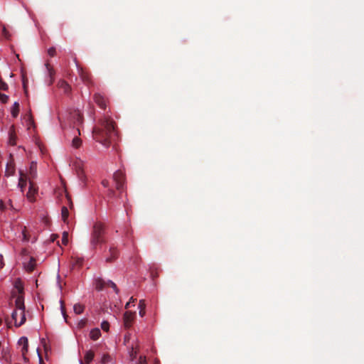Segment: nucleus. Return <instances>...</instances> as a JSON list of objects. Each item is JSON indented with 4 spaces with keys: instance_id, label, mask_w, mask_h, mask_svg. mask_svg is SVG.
Returning a JSON list of instances; mask_svg holds the SVG:
<instances>
[{
    "instance_id": "6e6552de",
    "label": "nucleus",
    "mask_w": 364,
    "mask_h": 364,
    "mask_svg": "<svg viewBox=\"0 0 364 364\" xmlns=\"http://www.w3.org/2000/svg\"><path fill=\"white\" fill-rule=\"evenodd\" d=\"M27 181H28V175L22 170H19V179L18 186L21 189L22 193L24 192V189L27 185Z\"/></svg>"
},
{
    "instance_id": "412c9836",
    "label": "nucleus",
    "mask_w": 364,
    "mask_h": 364,
    "mask_svg": "<svg viewBox=\"0 0 364 364\" xmlns=\"http://www.w3.org/2000/svg\"><path fill=\"white\" fill-rule=\"evenodd\" d=\"M94 356L95 353L92 350H87L85 355V362L87 364L90 363L93 360Z\"/></svg>"
},
{
    "instance_id": "0eeeda50",
    "label": "nucleus",
    "mask_w": 364,
    "mask_h": 364,
    "mask_svg": "<svg viewBox=\"0 0 364 364\" xmlns=\"http://www.w3.org/2000/svg\"><path fill=\"white\" fill-rule=\"evenodd\" d=\"M135 318V312L126 311L124 314V326L126 328H129Z\"/></svg>"
},
{
    "instance_id": "aec40b11",
    "label": "nucleus",
    "mask_w": 364,
    "mask_h": 364,
    "mask_svg": "<svg viewBox=\"0 0 364 364\" xmlns=\"http://www.w3.org/2000/svg\"><path fill=\"white\" fill-rule=\"evenodd\" d=\"M16 135L14 134V127H11L9 130V142L11 145L14 146L16 144Z\"/></svg>"
},
{
    "instance_id": "4d7b16f0",
    "label": "nucleus",
    "mask_w": 364,
    "mask_h": 364,
    "mask_svg": "<svg viewBox=\"0 0 364 364\" xmlns=\"http://www.w3.org/2000/svg\"><path fill=\"white\" fill-rule=\"evenodd\" d=\"M77 131L78 132V134H80V129L79 128L77 129Z\"/></svg>"
},
{
    "instance_id": "f257e3e1",
    "label": "nucleus",
    "mask_w": 364,
    "mask_h": 364,
    "mask_svg": "<svg viewBox=\"0 0 364 364\" xmlns=\"http://www.w3.org/2000/svg\"><path fill=\"white\" fill-rule=\"evenodd\" d=\"M115 134L114 122L109 117L101 119L92 130L94 139L105 147L110 146L111 140Z\"/></svg>"
},
{
    "instance_id": "b1692460",
    "label": "nucleus",
    "mask_w": 364,
    "mask_h": 364,
    "mask_svg": "<svg viewBox=\"0 0 364 364\" xmlns=\"http://www.w3.org/2000/svg\"><path fill=\"white\" fill-rule=\"evenodd\" d=\"M82 144V140L78 138L77 136H75L73 138V141H72V146L74 147V148H79Z\"/></svg>"
},
{
    "instance_id": "603ef678",
    "label": "nucleus",
    "mask_w": 364,
    "mask_h": 364,
    "mask_svg": "<svg viewBox=\"0 0 364 364\" xmlns=\"http://www.w3.org/2000/svg\"><path fill=\"white\" fill-rule=\"evenodd\" d=\"M29 120H30L31 124H33V120L32 117L31 115L29 116Z\"/></svg>"
},
{
    "instance_id": "c756f323",
    "label": "nucleus",
    "mask_w": 364,
    "mask_h": 364,
    "mask_svg": "<svg viewBox=\"0 0 364 364\" xmlns=\"http://www.w3.org/2000/svg\"><path fill=\"white\" fill-rule=\"evenodd\" d=\"M101 328L103 331H109V323L108 321H103L102 323H101Z\"/></svg>"
},
{
    "instance_id": "a18cd8bd",
    "label": "nucleus",
    "mask_w": 364,
    "mask_h": 364,
    "mask_svg": "<svg viewBox=\"0 0 364 364\" xmlns=\"http://www.w3.org/2000/svg\"><path fill=\"white\" fill-rule=\"evenodd\" d=\"M61 303L63 304V301ZM61 309H62V311H63V314L64 318H65V321L67 322V315L65 314V309H64V306H63V304L61 305Z\"/></svg>"
},
{
    "instance_id": "de8ad7c7",
    "label": "nucleus",
    "mask_w": 364,
    "mask_h": 364,
    "mask_svg": "<svg viewBox=\"0 0 364 364\" xmlns=\"http://www.w3.org/2000/svg\"><path fill=\"white\" fill-rule=\"evenodd\" d=\"M145 309H139V315L140 316L143 317L145 315Z\"/></svg>"
},
{
    "instance_id": "e433bc0d",
    "label": "nucleus",
    "mask_w": 364,
    "mask_h": 364,
    "mask_svg": "<svg viewBox=\"0 0 364 364\" xmlns=\"http://www.w3.org/2000/svg\"><path fill=\"white\" fill-rule=\"evenodd\" d=\"M2 35L7 39H9L10 37L9 31L6 30L5 27H4L2 29Z\"/></svg>"
},
{
    "instance_id": "8fccbe9b",
    "label": "nucleus",
    "mask_w": 364,
    "mask_h": 364,
    "mask_svg": "<svg viewBox=\"0 0 364 364\" xmlns=\"http://www.w3.org/2000/svg\"><path fill=\"white\" fill-rule=\"evenodd\" d=\"M77 174L80 177H81L82 175H83V171L80 169L78 171H77Z\"/></svg>"
},
{
    "instance_id": "4468645a",
    "label": "nucleus",
    "mask_w": 364,
    "mask_h": 364,
    "mask_svg": "<svg viewBox=\"0 0 364 364\" xmlns=\"http://www.w3.org/2000/svg\"><path fill=\"white\" fill-rule=\"evenodd\" d=\"M15 166L13 162H9L6 164V171H5V176L9 177L11 176H13L15 173Z\"/></svg>"
},
{
    "instance_id": "79ce46f5",
    "label": "nucleus",
    "mask_w": 364,
    "mask_h": 364,
    "mask_svg": "<svg viewBox=\"0 0 364 364\" xmlns=\"http://www.w3.org/2000/svg\"><path fill=\"white\" fill-rule=\"evenodd\" d=\"M66 200H67L68 205H69L70 208L72 209L73 207V204L70 197L68 195H66Z\"/></svg>"
},
{
    "instance_id": "c03bdc74",
    "label": "nucleus",
    "mask_w": 364,
    "mask_h": 364,
    "mask_svg": "<svg viewBox=\"0 0 364 364\" xmlns=\"http://www.w3.org/2000/svg\"><path fill=\"white\" fill-rule=\"evenodd\" d=\"M82 259H80V258H77L76 260H75V264L78 265V266H81L82 264Z\"/></svg>"
},
{
    "instance_id": "2f4dec72",
    "label": "nucleus",
    "mask_w": 364,
    "mask_h": 364,
    "mask_svg": "<svg viewBox=\"0 0 364 364\" xmlns=\"http://www.w3.org/2000/svg\"><path fill=\"white\" fill-rule=\"evenodd\" d=\"M86 323H87V320L86 319H82V320H80L77 323V328H83L86 326Z\"/></svg>"
},
{
    "instance_id": "393cba45",
    "label": "nucleus",
    "mask_w": 364,
    "mask_h": 364,
    "mask_svg": "<svg viewBox=\"0 0 364 364\" xmlns=\"http://www.w3.org/2000/svg\"><path fill=\"white\" fill-rule=\"evenodd\" d=\"M61 215H62V218H63V221L65 222L66 220L68 219V215H69V212H68V208L66 206H63L62 210H61Z\"/></svg>"
},
{
    "instance_id": "bb28decb",
    "label": "nucleus",
    "mask_w": 364,
    "mask_h": 364,
    "mask_svg": "<svg viewBox=\"0 0 364 364\" xmlns=\"http://www.w3.org/2000/svg\"><path fill=\"white\" fill-rule=\"evenodd\" d=\"M111 360V357L108 354H105L102 355L101 359L102 364H107Z\"/></svg>"
},
{
    "instance_id": "ddd939ff",
    "label": "nucleus",
    "mask_w": 364,
    "mask_h": 364,
    "mask_svg": "<svg viewBox=\"0 0 364 364\" xmlns=\"http://www.w3.org/2000/svg\"><path fill=\"white\" fill-rule=\"evenodd\" d=\"M20 342H24V346L22 347L21 353L23 355V360L25 362L28 361V359L26 358V354L28 352V341L26 337H21L20 338Z\"/></svg>"
},
{
    "instance_id": "5fc2aeb1",
    "label": "nucleus",
    "mask_w": 364,
    "mask_h": 364,
    "mask_svg": "<svg viewBox=\"0 0 364 364\" xmlns=\"http://www.w3.org/2000/svg\"><path fill=\"white\" fill-rule=\"evenodd\" d=\"M18 343L23 345V346H24V342H20V340L18 341Z\"/></svg>"
},
{
    "instance_id": "6ab92c4d",
    "label": "nucleus",
    "mask_w": 364,
    "mask_h": 364,
    "mask_svg": "<svg viewBox=\"0 0 364 364\" xmlns=\"http://www.w3.org/2000/svg\"><path fill=\"white\" fill-rule=\"evenodd\" d=\"M46 69L48 71V74L49 77H50V83H49L50 85L53 82V76L55 75V71L48 63H47L46 64Z\"/></svg>"
},
{
    "instance_id": "7c9ffc66",
    "label": "nucleus",
    "mask_w": 364,
    "mask_h": 364,
    "mask_svg": "<svg viewBox=\"0 0 364 364\" xmlns=\"http://www.w3.org/2000/svg\"><path fill=\"white\" fill-rule=\"evenodd\" d=\"M8 89V85L0 78V90H6Z\"/></svg>"
},
{
    "instance_id": "4be33fe9",
    "label": "nucleus",
    "mask_w": 364,
    "mask_h": 364,
    "mask_svg": "<svg viewBox=\"0 0 364 364\" xmlns=\"http://www.w3.org/2000/svg\"><path fill=\"white\" fill-rule=\"evenodd\" d=\"M19 112V103L15 102L11 108V114L14 117H16Z\"/></svg>"
},
{
    "instance_id": "4c0bfd02",
    "label": "nucleus",
    "mask_w": 364,
    "mask_h": 364,
    "mask_svg": "<svg viewBox=\"0 0 364 364\" xmlns=\"http://www.w3.org/2000/svg\"><path fill=\"white\" fill-rule=\"evenodd\" d=\"M107 196L109 198H113L115 196V191L113 190V189H108V191H107Z\"/></svg>"
},
{
    "instance_id": "6e6d98bb",
    "label": "nucleus",
    "mask_w": 364,
    "mask_h": 364,
    "mask_svg": "<svg viewBox=\"0 0 364 364\" xmlns=\"http://www.w3.org/2000/svg\"><path fill=\"white\" fill-rule=\"evenodd\" d=\"M39 359H40V363L42 364V358L41 356L39 355Z\"/></svg>"
},
{
    "instance_id": "f03ea898",
    "label": "nucleus",
    "mask_w": 364,
    "mask_h": 364,
    "mask_svg": "<svg viewBox=\"0 0 364 364\" xmlns=\"http://www.w3.org/2000/svg\"><path fill=\"white\" fill-rule=\"evenodd\" d=\"M12 321L16 327L22 326L26 321L25 306L23 298L17 296L15 300V309L11 314V320L7 319L6 323L9 328L11 327Z\"/></svg>"
},
{
    "instance_id": "f704fd0d",
    "label": "nucleus",
    "mask_w": 364,
    "mask_h": 364,
    "mask_svg": "<svg viewBox=\"0 0 364 364\" xmlns=\"http://www.w3.org/2000/svg\"><path fill=\"white\" fill-rule=\"evenodd\" d=\"M137 364H147L146 356L141 355Z\"/></svg>"
},
{
    "instance_id": "bf43d9fd",
    "label": "nucleus",
    "mask_w": 364,
    "mask_h": 364,
    "mask_svg": "<svg viewBox=\"0 0 364 364\" xmlns=\"http://www.w3.org/2000/svg\"><path fill=\"white\" fill-rule=\"evenodd\" d=\"M80 364H83V362L82 360H80Z\"/></svg>"
},
{
    "instance_id": "39448f33",
    "label": "nucleus",
    "mask_w": 364,
    "mask_h": 364,
    "mask_svg": "<svg viewBox=\"0 0 364 364\" xmlns=\"http://www.w3.org/2000/svg\"><path fill=\"white\" fill-rule=\"evenodd\" d=\"M38 186L33 181H30L28 191L26 195L27 199L31 203L35 202L36 196L38 194Z\"/></svg>"
},
{
    "instance_id": "72a5a7b5",
    "label": "nucleus",
    "mask_w": 364,
    "mask_h": 364,
    "mask_svg": "<svg viewBox=\"0 0 364 364\" xmlns=\"http://www.w3.org/2000/svg\"><path fill=\"white\" fill-rule=\"evenodd\" d=\"M0 100L3 102V103H6L9 100V96H7L6 95H4V94H2L0 92Z\"/></svg>"
},
{
    "instance_id": "7ed1b4c3",
    "label": "nucleus",
    "mask_w": 364,
    "mask_h": 364,
    "mask_svg": "<svg viewBox=\"0 0 364 364\" xmlns=\"http://www.w3.org/2000/svg\"><path fill=\"white\" fill-rule=\"evenodd\" d=\"M105 227L104 225L100 222H97L93 225V230L91 234L90 245L92 248H96L99 244L105 242L104 239Z\"/></svg>"
},
{
    "instance_id": "9d476101",
    "label": "nucleus",
    "mask_w": 364,
    "mask_h": 364,
    "mask_svg": "<svg viewBox=\"0 0 364 364\" xmlns=\"http://www.w3.org/2000/svg\"><path fill=\"white\" fill-rule=\"evenodd\" d=\"M94 100L95 103L102 109H105L107 107V100L105 97L100 93H96L94 95Z\"/></svg>"
},
{
    "instance_id": "5701e85b",
    "label": "nucleus",
    "mask_w": 364,
    "mask_h": 364,
    "mask_svg": "<svg viewBox=\"0 0 364 364\" xmlns=\"http://www.w3.org/2000/svg\"><path fill=\"white\" fill-rule=\"evenodd\" d=\"M34 268H35V260L33 258L31 257L30 261L26 265V269L28 272H32V271H33Z\"/></svg>"
},
{
    "instance_id": "dca6fc26",
    "label": "nucleus",
    "mask_w": 364,
    "mask_h": 364,
    "mask_svg": "<svg viewBox=\"0 0 364 364\" xmlns=\"http://www.w3.org/2000/svg\"><path fill=\"white\" fill-rule=\"evenodd\" d=\"M101 336V331L98 328H95L91 330L90 333V337L92 340L96 341Z\"/></svg>"
},
{
    "instance_id": "9b49d317",
    "label": "nucleus",
    "mask_w": 364,
    "mask_h": 364,
    "mask_svg": "<svg viewBox=\"0 0 364 364\" xmlns=\"http://www.w3.org/2000/svg\"><path fill=\"white\" fill-rule=\"evenodd\" d=\"M28 175V181H33L37 176V164L36 162H31L29 172L26 173Z\"/></svg>"
},
{
    "instance_id": "c9c22d12",
    "label": "nucleus",
    "mask_w": 364,
    "mask_h": 364,
    "mask_svg": "<svg viewBox=\"0 0 364 364\" xmlns=\"http://www.w3.org/2000/svg\"><path fill=\"white\" fill-rule=\"evenodd\" d=\"M48 53L50 57H53L55 55V48L51 47L48 50Z\"/></svg>"
},
{
    "instance_id": "58836bf2",
    "label": "nucleus",
    "mask_w": 364,
    "mask_h": 364,
    "mask_svg": "<svg viewBox=\"0 0 364 364\" xmlns=\"http://www.w3.org/2000/svg\"><path fill=\"white\" fill-rule=\"evenodd\" d=\"M130 355L131 360H134L136 358L137 351L136 350H134L132 349V350L130 352V355Z\"/></svg>"
},
{
    "instance_id": "1a4fd4ad",
    "label": "nucleus",
    "mask_w": 364,
    "mask_h": 364,
    "mask_svg": "<svg viewBox=\"0 0 364 364\" xmlns=\"http://www.w3.org/2000/svg\"><path fill=\"white\" fill-rule=\"evenodd\" d=\"M74 60L76 64V66L77 68V72H78L80 77L85 82L89 83L90 82V77L89 73H87L85 70H84L82 68L80 67L76 58H75Z\"/></svg>"
},
{
    "instance_id": "13d9d810",
    "label": "nucleus",
    "mask_w": 364,
    "mask_h": 364,
    "mask_svg": "<svg viewBox=\"0 0 364 364\" xmlns=\"http://www.w3.org/2000/svg\"><path fill=\"white\" fill-rule=\"evenodd\" d=\"M1 323H2V321H1V319L0 318V325L1 324Z\"/></svg>"
},
{
    "instance_id": "f3484780",
    "label": "nucleus",
    "mask_w": 364,
    "mask_h": 364,
    "mask_svg": "<svg viewBox=\"0 0 364 364\" xmlns=\"http://www.w3.org/2000/svg\"><path fill=\"white\" fill-rule=\"evenodd\" d=\"M58 87L61 88L65 93L68 94L70 91V86L65 80H60L58 82Z\"/></svg>"
},
{
    "instance_id": "3c124183",
    "label": "nucleus",
    "mask_w": 364,
    "mask_h": 364,
    "mask_svg": "<svg viewBox=\"0 0 364 364\" xmlns=\"http://www.w3.org/2000/svg\"><path fill=\"white\" fill-rule=\"evenodd\" d=\"M51 237H52V238H51V240H52V241L53 242V241L55 240V238H56V237H58V235H53L51 236Z\"/></svg>"
},
{
    "instance_id": "c85d7f7f",
    "label": "nucleus",
    "mask_w": 364,
    "mask_h": 364,
    "mask_svg": "<svg viewBox=\"0 0 364 364\" xmlns=\"http://www.w3.org/2000/svg\"><path fill=\"white\" fill-rule=\"evenodd\" d=\"M62 242L64 245L68 243V233L67 232H64L63 234Z\"/></svg>"
},
{
    "instance_id": "f8f14e48",
    "label": "nucleus",
    "mask_w": 364,
    "mask_h": 364,
    "mask_svg": "<svg viewBox=\"0 0 364 364\" xmlns=\"http://www.w3.org/2000/svg\"><path fill=\"white\" fill-rule=\"evenodd\" d=\"M109 256L106 258L107 262H112L118 257V250L114 246H111L109 250Z\"/></svg>"
},
{
    "instance_id": "2eb2a0df",
    "label": "nucleus",
    "mask_w": 364,
    "mask_h": 364,
    "mask_svg": "<svg viewBox=\"0 0 364 364\" xmlns=\"http://www.w3.org/2000/svg\"><path fill=\"white\" fill-rule=\"evenodd\" d=\"M95 289L97 291H102L106 287V282L101 278H97L95 280Z\"/></svg>"
},
{
    "instance_id": "49530a36",
    "label": "nucleus",
    "mask_w": 364,
    "mask_h": 364,
    "mask_svg": "<svg viewBox=\"0 0 364 364\" xmlns=\"http://www.w3.org/2000/svg\"><path fill=\"white\" fill-rule=\"evenodd\" d=\"M4 266V262L3 260V256L0 255V269H1Z\"/></svg>"
},
{
    "instance_id": "423d86ee",
    "label": "nucleus",
    "mask_w": 364,
    "mask_h": 364,
    "mask_svg": "<svg viewBox=\"0 0 364 364\" xmlns=\"http://www.w3.org/2000/svg\"><path fill=\"white\" fill-rule=\"evenodd\" d=\"M68 119L74 124H80L82 123V116L79 110L73 109L69 112Z\"/></svg>"
},
{
    "instance_id": "473e14b6",
    "label": "nucleus",
    "mask_w": 364,
    "mask_h": 364,
    "mask_svg": "<svg viewBox=\"0 0 364 364\" xmlns=\"http://www.w3.org/2000/svg\"><path fill=\"white\" fill-rule=\"evenodd\" d=\"M22 235H23V240L28 242L29 240V237L26 233V227L23 228V230H22Z\"/></svg>"
},
{
    "instance_id": "a211bd4d",
    "label": "nucleus",
    "mask_w": 364,
    "mask_h": 364,
    "mask_svg": "<svg viewBox=\"0 0 364 364\" xmlns=\"http://www.w3.org/2000/svg\"><path fill=\"white\" fill-rule=\"evenodd\" d=\"M85 308V305L77 303L74 305L73 311H74L75 314H81L83 313Z\"/></svg>"
},
{
    "instance_id": "37998d69",
    "label": "nucleus",
    "mask_w": 364,
    "mask_h": 364,
    "mask_svg": "<svg viewBox=\"0 0 364 364\" xmlns=\"http://www.w3.org/2000/svg\"><path fill=\"white\" fill-rule=\"evenodd\" d=\"M102 185L104 187H105V188L108 187V186H109V181H108V180H106V179L103 180V181H102Z\"/></svg>"
},
{
    "instance_id": "864d4df0",
    "label": "nucleus",
    "mask_w": 364,
    "mask_h": 364,
    "mask_svg": "<svg viewBox=\"0 0 364 364\" xmlns=\"http://www.w3.org/2000/svg\"><path fill=\"white\" fill-rule=\"evenodd\" d=\"M154 364H160V363H159V360H156L154 361Z\"/></svg>"
},
{
    "instance_id": "ea45409f",
    "label": "nucleus",
    "mask_w": 364,
    "mask_h": 364,
    "mask_svg": "<svg viewBox=\"0 0 364 364\" xmlns=\"http://www.w3.org/2000/svg\"><path fill=\"white\" fill-rule=\"evenodd\" d=\"M136 301V299H134L133 297H131L129 301L126 304L125 309H129V306H130V304L134 303Z\"/></svg>"
},
{
    "instance_id": "20e7f679",
    "label": "nucleus",
    "mask_w": 364,
    "mask_h": 364,
    "mask_svg": "<svg viewBox=\"0 0 364 364\" xmlns=\"http://www.w3.org/2000/svg\"><path fill=\"white\" fill-rule=\"evenodd\" d=\"M113 180L116 185L117 190L123 191L125 185V174L121 170L115 171L113 174Z\"/></svg>"
},
{
    "instance_id": "cd10ccee",
    "label": "nucleus",
    "mask_w": 364,
    "mask_h": 364,
    "mask_svg": "<svg viewBox=\"0 0 364 364\" xmlns=\"http://www.w3.org/2000/svg\"><path fill=\"white\" fill-rule=\"evenodd\" d=\"M15 287L16 289H17L18 292V296H22V293H23V287L21 284V282H16V284H15Z\"/></svg>"
},
{
    "instance_id": "a878e982",
    "label": "nucleus",
    "mask_w": 364,
    "mask_h": 364,
    "mask_svg": "<svg viewBox=\"0 0 364 364\" xmlns=\"http://www.w3.org/2000/svg\"><path fill=\"white\" fill-rule=\"evenodd\" d=\"M106 287L112 288L116 293H118V291H119V290L117 287V285L111 280H108L107 282H106Z\"/></svg>"
},
{
    "instance_id": "09e8293b",
    "label": "nucleus",
    "mask_w": 364,
    "mask_h": 364,
    "mask_svg": "<svg viewBox=\"0 0 364 364\" xmlns=\"http://www.w3.org/2000/svg\"><path fill=\"white\" fill-rule=\"evenodd\" d=\"M4 208H5V205H4V204L3 203V202H2V201H0V209H1V210H4Z\"/></svg>"
},
{
    "instance_id": "a19ab883",
    "label": "nucleus",
    "mask_w": 364,
    "mask_h": 364,
    "mask_svg": "<svg viewBox=\"0 0 364 364\" xmlns=\"http://www.w3.org/2000/svg\"><path fill=\"white\" fill-rule=\"evenodd\" d=\"M145 307H146V304H145V301L141 299L139 301V309H145Z\"/></svg>"
}]
</instances>
